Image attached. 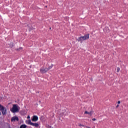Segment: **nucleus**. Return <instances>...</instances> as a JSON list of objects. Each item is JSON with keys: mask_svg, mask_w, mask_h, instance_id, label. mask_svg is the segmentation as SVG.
Masks as SVG:
<instances>
[{"mask_svg": "<svg viewBox=\"0 0 128 128\" xmlns=\"http://www.w3.org/2000/svg\"><path fill=\"white\" fill-rule=\"evenodd\" d=\"M88 38H90V34H86L84 36L78 38L76 39V40H78V42H80V43L82 44V40H88Z\"/></svg>", "mask_w": 128, "mask_h": 128, "instance_id": "nucleus-1", "label": "nucleus"}, {"mask_svg": "<svg viewBox=\"0 0 128 128\" xmlns=\"http://www.w3.org/2000/svg\"><path fill=\"white\" fill-rule=\"evenodd\" d=\"M12 108L10 109L12 112L14 114L16 112H20V107L16 105V104H14L12 105Z\"/></svg>", "mask_w": 128, "mask_h": 128, "instance_id": "nucleus-2", "label": "nucleus"}, {"mask_svg": "<svg viewBox=\"0 0 128 128\" xmlns=\"http://www.w3.org/2000/svg\"><path fill=\"white\" fill-rule=\"evenodd\" d=\"M48 72V68L46 67H42L40 70V72L41 74H46V72Z\"/></svg>", "mask_w": 128, "mask_h": 128, "instance_id": "nucleus-3", "label": "nucleus"}, {"mask_svg": "<svg viewBox=\"0 0 128 128\" xmlns=\"http://www.w3.org/2000/svg\"><path fill=\"white\" fill-rule=\"evenodd\" d=\"M32 122H38V117L36 116H34L32 118Z\"/></svg>", "mask_w": 128, "mask_h": 128, "instance_id": "nucleus-4", "label": "nucleus"}, {"mask_svg": "<svg viewBox=\"0 0 128 128\" xmlns=\"http://www.w3.org/2000/svg\"><path fill=\"white\" fill-rule=\"evenodd\" d=\"M16 120L18 122V118L16 116H14L11 118V122H16Z\"/></svg>", "mask_w": 128, "mask_h": 128, "instance_id": "nucleus-5", "label": "nucleus"}, {"mask_svg": "<svg viewBox=\"0 0 128 128\" xmlns=\"http://www.w3.org/2000/svg\"><path fill=\"white\" fill-rule=\"evenodd\" d=\"M2 114L3 116H6V108H4V110H2Z\"/></svg>", "mask_w": 128, "mask_h": 128, "instance_id": "nucleus-6", "label": "nucleus"}, {"mask_svg": "<svg viewBox=\"0 0 128 128\" xmlns=\"http://www.w3.org/2000/svg\"><path fill=\"white\" fill-rule=\"evenodd\" d=\"M31 126H35V128H38V126H40V124H38V123H32Z\"/></svg>", "mask_w": 128, "mask_h": 128, "instance_id": "nucleus-7", "label": "nucleus"}, {"mask_svg": "<svg viewBox=\"0 0 128 128\" xmlns=\"http://www.w3.org/2000/svg\"><path fill=\"white\" fill-rule=\"evenodd\" d=\"M66 112V109H64L61 112V114H62V116H65Z\"/></svg>", "mask_w": 128, "mask_h": 128, "instance_id": "nucleus-8", "label": "nucleus"}, {"mask_svg": "<svg viewBox=\"0 0 128 128\" xmlns=\"http://www.w3.org/2000/svg\"><path fill=\"white\" fill-rule=\"evenodd\" d=\"M20 113H21V114H22V116H24V114H26V112L25 110L22 111Z\"/></svg>", "mask_w": 128, "mask_h": 128, "instance_id": "nucleus-9", "label": "nucleus"}, {"mask_svg": "<svg viewBox=\"0 0 128 128\" xmlns=\"http://www.w3.org/2000/svg\"><path fill=\"white\" fill-rule=\"evenodd\" d=\"M32 120H28V124H30V126H32Z\"/></svg>", "mask_w": 128, "mask_h": 128, "instance_id": "nucleus-10", "label": "nucleus"}, {"mask_svg": "<svg viewBox=\"0 0 128 128\" xmlns=\"http://www.w3.org/2000/svg\"><path fill=\"white\" fill-rule=\"evenodd\" d=\"M27 126L26 124H22L20 126V128H26Z\"/></svg>", "mask_w": 128, "mask_h": 128, "instance_id": "nucleus-11", "label": "nucleus"}, {"mask_svg": "<svg viewBox=\"0 0 128 128\" xmlns=\"http://www.w3.org/2000/svg\"><path fill=\"white\" fill-rule=\"evenodd\" d=\"M5 108H4V106H1L0 107V112H2V110H4Z\"/></svg>", "mask_w": 128, "mask_h": 128, "instance_id": "nucleus-12", "label": "nucleus"}, {"mask_svg": "<svg viewBox=\"0 0 128 128\" xmlns=\"http://www.w3.org/2000/svg\"><path fill=\"white\" fill-rule=\"evenodd\" d=\"M92 114H94L93 110H91L90 112H88V114L90 115V116H92Z\"/></svg>", "mask_w": 128, "mask_h": 128, "instance_id": "nucleus-13", "label": "nucleus"}, {"mask_svg": "<svg viewBox=\"0 0 128 128\" xmlns=\"http://www.w3.org/2000/svg\"><path fill=\"white\" fill-rule=\"evenodd\" d=\"M28 26L29 28V30L30 32V30H34V27H30V25H28Z\"/></svg>", "mask_w": 128, "mask_h": 128, "instance_id": "nucleus-14", "label": "nucleus"}, {"mask_svg": "<svg viewBox=\"0 0 128 128\" xmlns=\"http://www.w3.org/2000/svg\"><path fill=\"white\" fill-rule=\"evenodd\" d=\"M53 64H51L50 66H48V68H47V69L48 70V71L50 70V68H52L53 66Z\"/></svg>", "mask_w": 128, "mask_h": 128, "instance_id": "nucleus-15", "label": "nucleus"}, {"mask_svg": "<svg viewBox=\"0 0 128 128\" xmlns=\"http://www.w3.org/2000/svg\"><path fill=\"white\" fill-rule=\"evenodd\" d=\"M40 120H44V116H42L40 118Z\"/></svg>", "mask_w": 128, "mask_h": 128, "instance_id": "nucleus-16", "label": "nucleus"}, {"mask_svg": "<svg viewBox=\"0 0 128 128\" xmlns=\"http://www.w3.org/2000/svg\"><path fill=\"white\" fill-rule=\"evenodd\" d=\"M105 30H106V31H104L105 32L108 33V32H110V30H108V28H105Z\"/></svg>", "mask_w": 128, "mask_h": 128, "instance_id": "nucleus-17", "label": "nucleus"}, {"mask_svg": "<svg viewBox=\"0 0 128 128\" xmlns=\"http://www.w3.org/2000/svg\"><path fill=\"white\" fill-rule=\"evenodd\" d=\"M120 68L118 67L117 68V70H116L117 72H120Z\"/></svg>", "mask_w": 128, "mask_h": 128, "instance_id": "nucleus-18", "label": "nucleus"}, {"mask_svg": "<svg viewBox=\"0 0 128 128\" xmlns=\"http://www.w3.org/2000/svg\"><path fill=\"white\" fill-rule=\"evenodd\" d=\"M84 114H88V111H85L84 112Z\"/></svg>", "mask_w": 128, "mask_h": 128, "instance_id": "nucleus-19", "label": "nucleus"}, {"mask_svg": "<svg viewBox=\"0 0 128 128\" xmlns=\"http://www.w3.org/2000/svg\"><path fill=\"white\" fill-rule=\"evenodd\" d=\"M92 120H93V122H94V121L96 120V119L95 118H93L92 119Z\"/></svg>", "mask_w": 128, "mask_h": 128, "instance_id": "nucleus-20", "label": "nucleus"}, {"mask_svg": "<svg viewBox=\"0 0 128 128\" xmlns=\"http://www.w3.org/2000/svg\"><path fill=\"white\" fill-rule=\"evenodd\" d=\"M79 126H84L82 124H79Z\"/></svg>", "mask_w": 128, "mask_h": 128, "instance_id": "nucleus-21", "label": "nucleus"}, {"mask_svg": "<svg viewBox=\"0 0 128 128\" xmlns=\"http://www.w3.org/2000/svg\"><path fill=\"white\" fill-rule=\"evenodd\" d=\"M22 50V48L20 47L19 48V50Z\"/></svg>", "mask_w": 128, "mask_h": 128, "instance_id": "nucleus-22", "label": "nucleus"}, {"mask_svg": "<svg viewBox=\"0 0 128 128\" xmlns=\"http://www.w3.org/2000/svg\"><path fill=\"white\" fill-rule=\"evenodd\" d=\"M118 104H120V101H118Z\"/></svg>", "mask_w": 128, "mask_h": 128, "instance_id": "nucleus-23", "label": "nucleus"}, {"mask_svg": "<svg viewBox=\"0 0 128 128\" xmlns=\"http://www.w3.org/2000/svg\"><path fill=\"white\" fill-rule=\"evenodd\" d=\"M118 106H120L118 104L116 106V108H118Z\"/></svg>", "mask_w": 128, "mask_h": 128, "instance_id": "nucleus-24", "label": "nucleus"}, {"mask_svg": "<svg viewBox=\"0 0 128 128\" xmlns=\"http://www.w3.org/2000/svg\"><path fill=\"white\" fill-rule=\"evenodd\" d=\"M16 50H17V51H19V50H20V48H16Z\"/></svg>", "mask_w": 128, "mask_h": 128, "instance_id": "nucleus-25", "label": "nucleus"}, {"mask_svg": "<svg viewBox=\"0 0 128 128\" xmlns=\"http://www.w3.org/2000/svg\"><path fill=\"white\" fill-rule=\"evenodd\" d=\"M27 118H30V116H28Z\"/></svg>", "mask_w": 128, "mask_h": 128, "instance_id": "nucleus-26", "label": "nucleus"}, {"mask_svg": "<svg viewBox=\"0 0 128 128\" xmlns=\"http://www.w3.org/2000/svg\"><path fill=\"white\" fill-rule=\"evenodd\" d=\"M86 128H90V127H88V126H86Z\"/></svg>", "mask_w": 128, "mask_h": 128, "instance_id": "nucleus-27", "label": "nucleus"}, {"mask_svg": "<svg viewBox=\"0 0 128 128\" xmlns=\"http://www.w3.org/2000/svg\"><path fill=\"white\" fill-rule=\"evenodd\" d=\"M0 116H2V112H0Z\"/></svg>", "mask_w": 128, "mask_h": 128, "instance_id": "nucleus-28", "label": "nucleus"}, {"mask_svg": "<svg viewBox=\"0 0 128 128\" xmlns=\"http://www.w3.org/2000/svg\"><path fill=\"white\" fill-rule=\"evenodd\" d=\"M0 106H2V104H0Z\"/></svg>", "mask_w": 128, "mask_h": 128, "instance_id": "nucleus-29", "label": "nucleus"}, {"mask_svg": "<svg viewBox=\"0 0 128 128\" xmlns=\"http://www.w3.org/2000/svg\"><path fill=\"white\" fill-rule=\"evenodd\" d=\"M50 30H52V28H50Z\"/></svg>", "mask_w": 128, "mask_h": 128, "instance_id": "nucleus-30", "label": "nucleus"}, {"mask_svg": "<svg viewBox=\"0 0 128 128\" xmlns=\"http://www.w3.org/2000/svg\"><path fill=\"white\" fill-rule=\"evenodd\" d=\"M12 46H14V45H12Z\"/></svg>", "mask_w": 128, "mask_h": 128, "instance_id": "nucleus-31", "label": "nucleus"}, {"mask_svg": "<svg viewBox=\"0 0 128 128\" xmlns=\"http://www.w3.org/2000/svg\"><path fill=\"white\" fill-rule=\"evenodd\" d=\"M46 8H48V6H46Z\"/></svg>", "mask_w": 128, "mask_h": 128, "instance_id": "nucleus-32", "label": "nucleus"}, {"mask_svg": "<svg viewBox=\"0 0 128 128\" xmlns=\"http://www.w3.org/2000/svg\"><path fill=\"white\" fill-rule=\"evenodd\" d=\"M8 104H10V103H9Z\"/></svg>", "mask_w": 128, "mask_h": 128, "instance_id": "nucleus-33", "label": "nucleus"}, {"mask_svg": "<svg viewBox=\"0 0 128 128\" xmlns=\"http://www.w3.org/2000/svg\"><path fill=\"white\" fill-rule=\"evenodd\" d=\"M30 68H32V66H30Z\"/></svg>", "mask_w": 128, "mask_h": 128, "instance_id": "nucleus-34", "label": "nucleus"}, {"mask_svg": "<svg viewBox=\"0 0 128 128\" xmlns=\"http://www.w3.org/2000/svg\"><path fill=\"white\" fill-rule=\"evenodd\" d=\"M39 102H40V101H39Z\"/></svg>", "mask_w": 128, "mask_h": 128, "instance_id": "nucleus-35", "label": "nucleus"}]
</instances>
